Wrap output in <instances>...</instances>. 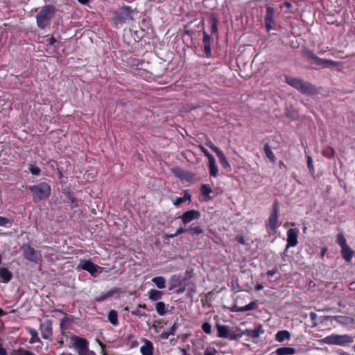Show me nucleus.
<instances>
[{
  "instance_id": "1",
  "label": "nucleus",
  "mask_w": 355,
  "mask_h": 355,
  "mask_svg": "<svg viewBox=\"0 0 355 355\" xmlns=\"http://www.w3.org/2000/svg\"><path fill=\"white\" fill-rule=\"evenodd\" d=\"M285 82L302 94H311L315 90L311 84L301 78L286 76Z\"/></svg>"
},
{
  "instance_id": "2",
  "label": "nucleus",
  "mask_w": 355,
  "mask_h": 355,
  "mask_svg": "<svg viewBox=\"0 0 355 355\" xmlns=\"http://www.w3.org/2000/svg\"><path fill=\"white\" fill-rule=\"evenodd\" d=\"M55 13V8L51 5H46L42 8L36 15L37 25L40 28L47 26Z\"/></svg>"
},
{
  "instance_id": "3",
  "label": "nucleus",
  "mask_w": 355,
  "mask_h": 355,
  "mask_svg": "<svg viewBox=\"0 0 355 355\" xmlns=\"http://www.w3.org/2000/svg\"><path fill=\"white\" fill-rule=\"evenodd\" d=\"M322 342L328 345H334L345 347L354 342L353 337L347 334H331L324 337Z\"/></svg>"
},
{
  "instance_id": "4",
  "label": "nucleus",
  "mask_w": 355,
  "mask_h": 355,
  "mask_svg": "<svg viewBox=\"0 0 355 355\" xmlns=\"http://www.w3.org/2000/svg\"><path fill=\"white\" fill-rule=\"evenodd\" d=\"M134 10L128 6H123L114 13L113 22L116 26L122 25L132 19Z\"/></svg>"
},
{
  "instance_id": "5",
  "label": "nucleus",
  "mask_w": 355,
  "mask_h": 355,
  "mask_svg": "<svg viewBox=\"0 0 355 355\" xmlns=\"http://www.w3.org/2000/svg\"><path fill=\"white\" fill-rule=\"evenodd\" d=\"M29 190L34 194V200H41L49 196L51 187L46 182H40L30 187Z\"/></svg>"
},
{
  "instance_id": "6",
  "label": "nucleus",
  "mask_w": 355,
  "mask_h": 355,
  "mask_svg": "<svg viewBox=\"0 0 355 355\" xmlns=\"http://www.w3.org/2000/svg\"><path fill=\"white\" fill-rule=\"evenodd\" d=\"M336 242L341 248V254L343 258L347 261L350 262L354 255V252L347 245V240L343 233L337 235Z\"/></svg>"
},
{
  "instance_id": "7",
  "label": "nucleus",
  "mask_w": 355,
  "mask_h": 355,
  "mask_svg": "<svg viewBox=\"0 0 355 355\" xmlns=\"http://www.w3.org/2000/svg\"><path fill=\"white\" fill-rule=\"evenodd\" d=\"M279 208L277 203L275 204L272 211L270 215L268 222L266 225L267 232L269 234H275L276 233L277 228L279 226Z\"/></svg>"
},
{
  "instance_id": "8",
  "label": "nucleus",
  "mask_w": 355,
  "mask_h": 355,
  "mask_svg": "<svg viewBox=\"0 0 355 355\" xmlns=\"http://www.w3.org/2000/svg\"><path fill=\"white\" fill-rule=\"evenodd\" d=\"M78 268L87 271L92 276L96 277L101 273L103 268L89 260H80Z\"/></svg>"
},
{
  "instance_id": "9",
  "label": "nucleus",
  "mask_w": 355,
  "mask_h": 355,
  "mask_svg": "<svg viewBox=\"0 0 355 355\" xmlns=\"http://www.w3.org/2000/svg\"><path fill=\"white\" fill-rule=\"evenodd\" d=\"M71 339L74 347L78 349V355H81V353L84 354L86 352L89 351L88 347V342L86 339L77 336H71Z\"/></svg>"
},
{
  "instance_id": "10",
  "label": "nucleus",
  "mask_w": 355,
  "mask_h": 355,
  "mask_svg": "<svg viewBox=\"0 0 355 355\" xmlns=\"http://www.w3.org/2000/svg\"><path fill=\"white\" fill-rule=\"evenodd\" d=\"M40 329L41 331L42 336L44 339H51L53 331L52 322L51 320L47 319L42 322L40 324Z\"/></svg>"
},
{
  "instance_id": "11",
  "label": "nucleus",
  "mask_w": 355,
  "mask_h": 355,
  "mask_svg": "<svg viewBox=\"0 0 355 355\" xmlns=\"http://www.w3.org/2000/svg\"><path fill=\"white\" fill-rule=\"evenodd\" d=\"M24 254L26 259L30 261L36 262L40 259L39 254L29 245H24Z\"/></svg>"
},
{
  "instance_id": "12",
  "label": "nucleus",
  "mask_w": 355,
  "mask_h": 355,
  "mask_svg": "<svg viewBox=\"0 0 355 355\" xmlns=\"http://www.w3.org/2000/svg\"><path fill=\"white\" fill-rule=\"evenodd\" d=\"M200 217V212L194 209L185 211L182 216H180L184 225L191 222L193 220L198 219Z\"/></svg>"
},
{
  "instance_id": "13",
  "label": "nucleus",
  "mask_w": 355,
  "mask_h": 355,
  "mask_svg": "<svg viewBox=\"0 0 355 355\" xmlns=\"http://www.w3.org/2000/svg\"><path fill=\"white\" fill-rule=\"evenodd\" d=\"M298 234L297 229H289L287 231V248L297 245Z\"/></svg>"
},
{
  "instance_id": "14",
  "label": "nucleus",
  "mask_w": 355,
  "mask_h": 355,
  "mask_svg": "<svg viewBox=\"0 0 355 355\" xmlns=\"http://www.w3.org/2000/svg\"><path fill=\"white\" fill-rule=\"evenodd\" d=\"M142 345L140 347V352L142 355H153L154 351L153 344L151 341L146 339H141Z\"/></svg>"
},
{
  "instance_id": "15",
  "label": "nucleus",
  "mask_w": 355,
  "mask_h": 355,
  "mask_svg": "<svg viewBox=\"0 0 355 355\" xmlns=\"http://www.w3.org/2000/svg\"><path fill=\"white\" fill-rule=\"evenodd\" d=\"M274 13L275 10L272 6H268L266 7V16L265 18V23L268 31H270L273 28Z\"/></svg>"
},
{
  "instance_id": "16",
  "label": "nucleus",
  "mask_w": 355,
  "mask_h": 355,
  "mask_svg": "<svg viewBox=\"0 0 355 355\" xmlns=\"http://www.w3.org/2000/svg\"><path fill=\"white\" fill-rule=\"evenodd\" d=\"M331 320H334L342 325H348L354 322V319L347 315H334L329 317Z\"/></svg>"
},
{
  "instance_id": "17",
  "label": "nucleus",
  "mask_w": 355,
  "mask_h": 355,
  "mask_svg": "<svg viewBox=\"0 0 355 355\" xmlns=\"http://www.w3.org/2000/svg\"><path fill=\"white\" fill-rule=\"evenodd\" d=\"M217 330H218V337L223 338L233 339V337H232L230 334V331L227 326L222 325V324H218Z\"/></svg>"
},
{
  "instance_id": "18",
  "label": "nucleus",
  "mask_w": 355,
  "mask_h": 355,
  "mask_svg": "<svg viewBox=\"0 0 355 355\" xmlns=\"http://www.w3.org/2000/svg\"><path fill=\"white\" fill-rule=\"evenodd\" d=\"M12 273L4 267L0 268V282L8 283L12 278Z\"/></svg>"
},
{
  "instance_id": "19",
  "label": "nucleus",
  "mask_w": 355,
  "mask_h": 355,
  "mask_svg": "<svg viewBox=\"0 0 355 355\" xmlns=\"http://www.w3.org/2000/svg\"><path fill=\"white\" fill-rule=\"evenodd\" d=\"M275 353L277 355H293L295 354V349L290 347H283L277 348Z\"/></svg>"
},
{
  "instance_id": "20",
  "label": "nucleus",
  "mask_w": 355,
  "mask_h": 355,
  "mask_svg": "<svg viewBox=\"0 0 355 355\" xmlns=\"http://www.w3.org/2000/svg\"><path fill=\"white\" fill-rule=\"evenodd\" d=\"M147 296L151 301H157L162 297V293L155 289H150L148 291Z\"/></svg>"
},
{
  "instance_id": "21",
  "label": "nucleus",
  "mask_w": 355,
  "mask_h": 355,
  "mask_svg": "<svg viewBox=\"0 0 355 355\" xmlns=\"http://www.w3.org/2000/svg\"><path fill=\"white\" fill-rule=\"evenodd\" d=\"M291 338V334L286 330L279 331L275 334V340L277 342H283L286 340H289Z\"/></svg>"
},
{
  "instance_id": "22",
  "label": "nucleus",
  "mask_w": 355,
  "mask_h": 355,
  "mask_svg": "<svg viewBox=\"0 0 355 355\" xmlns=\"http://www.w3.org/2000/svg\"><path fill=\"white\" fill-rule=\"evenodd\" d=\"M168 306L163 302H158L155 304V310L158 315H164L169 311L168 310Z\"/></svg>"
},
{
  "instance_id": "23",
  "label": "nucleus",
  "mask_w": 355,
  "mask_h": 355,
  "mask_svg": "<svg viewBox=\"0 0 355 355\" xmlns=\"http://www.w3.org/2000/svg\"><path fill=\"white\" fill-rule=\"evenodd\" d=\"M216 155H217V156H218V157L219 159V162H220L221 166L224 168L227 169L228 171H231L230 164H229L228 161L227 160L225 156L222 153V151L219 152Z\"/></svg>"
},
{
  "instance_id": "24",
  "label": "nucleus",
  "mask_w": 355,
  "mask_h": 355,
  "mask_svg": "<svg viewBox=\"0 0 355 355\" xmlns=\"http://www.w3.org/2000/svg\"><path fill=\"white\" fill-rule=\"evenodd\" d=\"M26 330L28 333L31 336V338L30 340V343H40V339L38 336L37 331L31 327L26 328Z\"/></svg>"
},
{
  "instance_id": "25",
  "label": "nucleus",
  "mask_w": 355,
  "mask_h": 355,
  "mask_svg": "<svg viewBox=\"0 0 355 355\" xmlns=\"http://www.w3.org/2000/svg\"><path fill=\"white\" fill-rule=\"evenodd\" d=\"M152 282L159 289H162L166 287V280L163 277H154L152 279Z\"/></svg>"
},
{
  "instance_id": "26",
  "label": "nucleus",
  "mask_w": 355,
  "mask_h": 355,
  "mask_svg": "<svg viewBox=\"0 0 355 355\" xmlns=\"http://www.w3.org/2000/svg\"><path fill=\"white\" fill-rule=\"evenodd\" d=\"M209 173L213 177L218 176V166L216 163L215 159L209 162Z\"/></svg>"
},
{
  "instance_id": "27",
  "label": "nucleus",
  "mask_w": 355,
  "mask_h": 355,
  "mask_svg": "<svg viewBox=\"0 0 355 355\" xmlns=\"http://www.w3.org/2000/svg\"><path fill=\"white\" fill-rule=\"evenodd\" d=\"M108 320L112 324L116 326L118 324L117 312L114 310L110 311L108 313Z\"/></svg>"
},
{
  "instance_id": "28",
  "label": "nucleus",
  "mask_w": 355,
  "mask_h": 355,
  "mask_svg": "<svg viewBox=\"0 0 355 355\" xmlns=\"http://www.w3.org/2000/svg\"><path fill=\"white\" fill-rule=\"evenodd\" d=\"M317 64L318 65H331V66H334V67L338 66V63L336 62H334L331 60L322 59L320 58H319V59H317Z\"/></svg>"
},
{
  "instance_id": "29",
  "label": "nucleus",
  "mask_w": 355,
  "mask_h": 355,
  "mask_svg": "<svg viewBox=\"0 0 355 355\" xmlns=\"http://www.w3.org/2000/svg\"><path fill=\"white\" fill-rule=\"evenodd\" d=\"M191 200V196L189 193H185V194L183 197L176 198L173 200V205L175 206H178L179 205H180L187 200Z\"/></svg>"
},
{
  "instance_id": "30",
  "label": "nucleus",
  "mask_w": 355,
  "mask_h": 355,
  "mask_svg": "<svg viewBox=\"0 0 355 355\" xmlns=\"http://www.w3.org/2000/svg\"><path fill=\"white\" fill-rule=\"evenodd\" d=\"M264 151L266 157L272 162H275V156L268 144L264 146Z\"/></svg>"
},
{
  "instance_id": "31",
  "label": "nucleus",
  "mask_w": 355,
  "mask_h": 355,
  "mask_svg": "<svg viewBox=\"0 0 355 355\" xmlns=\"http://www.w3.org/2000/svg\"><path fill=\"white\" fill-rule=\"evenodd\" d=\"M255 306H256V303L254 302H252L245 306H241V307L238 308L236 311H241V312L247 311L254 309L255 308Z\"/></svg>"
},
{
  "instance_id": "32",
  "label": "nucleus",
  "mask_w": 355,
  "mask_h": 355,
  "mask_svg": "<svg viewBox=\"0 0 355 355\" xmlns=\"http://www.w3.org/2000/svg\"><path fill=\"white\" fill-rule=\"evenodd\" d=\"M200 190L202 194L207 198H209V196L212 192L211 188L208 184H203Z\"/></svg>"
},
{
  "instance_id": "33",
  "label": "nucleus",
  "mask_w": 355,
  "mask_h": 355,
  "mask_svg": "<svg viewBox=\"0 0 355 355\" xmlns=\"http://www.w3.org/2000/svg\"><path fill=\"white\" fill-rule=\"evenodd\" d=\"M12 224V220L8 218L0 216V226L10 227Z\"/></svg>"
},
{
  "instance_id": "34",
  "label": "nucleus",
  "mask_w": 355,
  "mask_h": 355,
  "mask_svg": "<svg viewBox=\"0 0 355 355\" xmlns=\"http://www.w3.org/2000/svg\"><path fill=\"white\" fill-rule=\"evenodd\" d=\"M189 231L191 234L195 235V234H199L202 233L203 230L200 226H191L189 229Z\"/></svg>"
},
{
  "instance_id": "35",
  "label": "nucleus",
  "mask_w": 355,
  "mask_h": 355,
  "mask_svg": "<svg viewBox=\"0 0 355 355\" xmlns=\"http://www.w3.org/2000/svg\"><path fill=\"white\" fill-rule=\"evenodd\" d=\"M206 145L207 146H208L209 148H211L214 153H216V154L218 153L219 152H220L221 150L218 148L216 147L211 141L210 140H207L206 141Z\"/></svg>"
},
{
  "instance_id": "36",
  "label": "nucleus",
  "mask_w": 355,
  "mask_h": 355,
  "mask_svg": "<svg viewBox=\"0 0 355 355\" xmlns=\"http://www.w3.org/2000/svg\"><path fill=\"white\" fill-rule=\"evenodd\" d=\"M202 329L207 334L211 333V325L209 322H204L202 325Z\"/></svg>"
},
{
  "instance_id": "37",
  "label": "nucleus",
  "mask_w": 355,
  "mask_h": 355,
  "mask_svg": "<svg viewBox=\"0 0 355 355\" xmlns=\"http://www.w3.org/2000/svg\"><path fill=\"white\" fill-rule=\"evenodd\" d=\"M29 171L33 175H39L40 173V169L37 166L32 165V164L30 165V166H29Z\"/></svg>"
},
{
  "instance_id": "38",
  "label": "nucleus",
  "mask_w": 355,
  "mask_h": 355,
  "mask_svg": "<svg viewBox=\"0 0 355 355\" xmlns=\"http://www.w3.org/2000/svg\"><path fill=\"white\" fill-rule=\"evenodd\" d=\"M217 350L213 347H207L205 352L204 355H216Z\"/></svg>"
},
{
  "instance_id": "39",
  "label": "nucleus",
  "mask_w": 355,
  "mask_h": 355,
  "mask_svg": "<svg viewBox=\"0 0 355 355\" xmlns=\"http://www.w3.org/2000/svg\"><path fill=\"white\" fill-rule=\"evenodd\" d=\"M201 151L203 153V154L208 158L209 162L214 159V156L209 153V152L204 147L200 148Z\"/></svg>"
},
{
  "instance_id": "40",
  "label": "nucleus",
  "mask_w": 355,
  "mask_h": 355,
  "mask_svg": "<svg viewBox=\"0 0 355 355\" xmlns=\"http://www.w3.org/2000/svg\"><path fill=\"white\" fill-rule=\"evenodd\" d=\"M110 296V295L109 293H101L100 295L96 297V300L98 302H103Z\"/></svg>"
},
{
  "instance_id": "41",
  "label": "nucleus",
  "mask_w": 355,
  "mask_h": 355,
  "mask_svg": "<svg viewBox=\"0 0 355 355\" xmlns=\"http://www.w3.org/2000/svg\"><path fill=\"white\" fill-rule=\"evenodd\" d=\"M307 164H308V167H309V170L311 172H313L314 171V167H313V160H312V158L310 156L307 157Z\"/></svg>"
},
{
  "instance_id": "42",
  "label": "nucleus",
  "mask_w": 355,
  "mask_h": 355,
  "mask_svg": "<svg viewBox=\"0 0 355 355\" xmlns=\"http://www.w3.org/2000/svg\"><path fill=\"white\" fill-rule=\"evenodd\" d=\"M171 335V332H169L168 331H164L161 334L160 338L163 340H167Z\"/></svg>"
},
{
  "instance_id": "43",
  "label": "nucleus",
  "mask_w": 355,
  "mask_h": 355,
  "mask_svg": "<svg viewBox=\"0 0 355 355\" xmlns=\"http://www.w3.org/2000/svg\"><path fill=\"white\" fill-rule=\"evenodd\" d=\"M132 314L137 315L139 317H142L145 315L144 312H142L139 309H137L136 310L132 311Z\"/></svg>"
},
{
  "instance_id": "44",
  "label": "nucleus",
  "mask_w": 355,
  "mask_h": 355,
  "mask_svg": "<svg viewBox=\"0 0 355 355\" xmlns=\"http://www.w3.org/2000/svg\"><path fill=\"white\" fill-rule=\"evenodd\" d=\"M307 55L309 57V58H311V60H314L315 63L317 64V59H319V57H318L317 55H314L311 51H309Z\"/></svg>"
},
{
  "instance_id": "45",
  "label": "nucleus",
  "mask_w": 355,
  "mask_h": 355,
  "mask_svg": "<svg viewBox=\"0 0 355 355\" xmlns=\"http://www.w3.org/2000/svg\"><path fill=\"white\" fill-rule=\"evenodd\" d=\"M186 232V230H185V229H184V228H182V227H179V228L176 230V232H175L174 234H173V236H178V235H179V234H182V233H184V232Z\"/></svg>"
},
{
  "instance_id": "46",
  "label": "nucleus",
  "mask_w": 355,
  "mask_h": 355,
  "mask_svg": "<svg viewBox=\"0 0 355 355\" xmlns=\"http://www.w3.org/2000/svg\"><path fill=\"white\" fill-rule=\"evenodd\" d=\"M177 329V324L175 323H174L172 327L170 328V330L168 331L169 332H171V335H173L175 330Z\"/></svg>"
},
{
  "instance_id": "47",
  "label": "nucleus",
  "mask_w": 355,
  "mask_h": 355,
  "mask_svg": "<svg viewBox=\"0 0 355 355\" xmlns=\"http://www.w3.org/2000/svg\"><path fill=\"white\" fill-rule=\"evenodd\" d=\"M210 37L207 33H204V43H209Z\"/></svg>"
},
{
  "instance_id": "48",
  "label": "nucleus",
  "mask_w": 355,
  "mask_h": 355,
  "mask_svg": "<svg viewBox=\"0 0 355 355\" xmlns=\"http://www.w3.org/2000/svg\"><path fill=\"white\" fill-rule=\"evenodd\" d=\"M277 270L275 269V270H268L267 272V275L268 277H272L273 276L275 273H276Z\"/></svg>"
},
{
  "instance_id": "49",
  "label": "nucleus",
  "mask_w": 355,
  "mask_h": 355,
  "mask_svg": "<svg viewBox=\"0 0 355 355\" xmlns=\"http://www.w3.org/2000/svg\"><path fill=\"white\" fill-rule=\"evenodd\" d=\"M55 42V39L53 37H51L49 38V43L50 44H53Z\"/></svg>"
},
{
  "instance_id": "50",
  "label": "nucleus",
  "mask_w": 355,
  "mask_h": 355,
  "mask_svg": "<svg viewBox=\"0 0 355 355\" xmlns=\"http://www.w3.org/2000/svg\"><path fill=\"white\" fill-rule=\"evenodd\" d=\"M17 355H33V354L30 352L25 351V352L19 353V354H17Z\"/></svg>"
},
{
  "instance_id": "51",
  "label": "nucleus",
  "mask_w": 355,
  "mask_h": 355,
  "mask_svg": "<svg viewBox=\"0 0 355 355\" xmlns=\"http://www.w3.org/2000/svg\"><path fill=\"white\" fill-rule=\"evenodd\" d=\"M310 318H311V320H315V319H316V318H317V315H316V313H313V312H311V313H310Z\"/></svg>"
},
{
  "instance_id": "52",
  "label": "nucleus",
  "mask_w": 355,
  "mask_h": 355,
  "mask_svg": "<svg viewBox=\"0 0 355 355\" xmlns=\"http://www.w3.org/2000/svg\"><path fill=\"white\" fill-rule=\"evenodd\" d=\"M263 288V285H261V284H257V285L256 286V287H255V289H256L257 291H261V290H262Z\"/></svg>"
},
{
  "instance_id": "53",
  "label": "nucleus",
  "mask_w": 355,
  "mask_h": 355,
  "mask_svg": "<svg viewBox=\"0 0 355 355\" xmlns=\"http://www.w3.org/2000/svg\"><path fill=\"white\" fill-rule=\"evenodd\" d=\"M205 49L206 51H210L209 43H205Z\"/></svg>"
},
{
  "instance_id": "54",
  "label": "nucleus",
  "mask_w": 355,
  "mask_h": 355,
  "mask_svg": "<svg viewBox=\"0 0 355 355\" xmlns=\"http://www.w3.org/2000/svg\"><path fill=\"white\" fill-rule=\"evenodd\" d=\"M80 3L85 5L87 4L89 0H77Z\"/></svg>"
},
{
  "instance_id": "55",
  "label": "nucleus",
  "mask_w": 355,
  "mask_h": 355,
  "mask_svg": "<svg viewBox=\"0 0 355 355\" xmlns=\"http://www.w3.org/2000/svg\"><path fill=\"white\" fill-rule=\"evenodd\" d=\"M0 355H6V351L3 348H0Z\"/></svg>"
},
{
  "instance_id": "56",
  "label": "nucleus",
  "mask_w": 355,
  "mask_h": 355,
  "mask_svg": "<svg viewBox=\"0 0 355 355\" xmlns=\"http://www.w3.org/2000/svg\"><path fill=\"white\" fill-rule=\"evenodd\" d=\"M175 175H178V177H180V178H183L184 176L182 175V172L181 171H175Z\"/></svg>"
},
{
  "instance_id": "57",
  "label": "nucleus",
  "mask_w": 355,
  "mask_h": 355,
  "mask_svg": "<svg viewBox=\"0 0 355 355\" xmlns=\"http://www.w3.org/2000/svg\"><path fill=\"white\" fill-rule=\"evenodd\" d=\"M212 31H213V32H216L217 31V26H216V23H214L213 25H212Z\"/></svg>"
},
{
  "instance_id": "58",
  "label": "nucleus",
  "mask_w": 355,
  "mask_h": 355,
  "mask_svg": "<svg viewBox=\"0 0 355 355\" xmlns=\"http://www.w3.org/2000/svg\"><path fill=\"white\" fill-rule=\"evenodd\" d=\"M237 240L239 242H240L241 243H244V239L243 237H238L237 238Z\"/></svg>"
},
{
  "instance_id": "59",
  "label": "nucleus",
  "mask_w": 355,
  "mask_h": 355,
  "mask_svg": "<svg viewBox=\"0 0 355 355\" xmlns=\"http://www.w3.org/2000/svg\"><path fill=\"white\" fill-rule=\"evenodd\" d=\"M175 236H173V234H169V235H167L165 236L166 239H169V238H173L175 237Z\"/></svg>"
},
{
  "instance_id": "60",
  "label": "nucleus",
  "mask_w": 355,
  "mask_h": 355,
  "mask_svg": "<svg viewBox=\"0 0 355 355\" xmlns=\"http://www.w3.org/2000/svg\"><path fill=\"white\" fill-rule=\"evenodd\" d=\"M285 6H286V8H289L291 6V3H288V2L285 3Z\"/></svg>"
},
{
  "instance_id": "61",
  "label": "nucleus",
  "mask_w": 355,
  "mask_h": 355,
  "mask_svg": "<svg viewBox=\"0 0 355 355\" xmlns=\"http://www.w3.org/2000/svg\"><path fill=\"white\" fill-rule=\"evenodd\" d=\"M61 355H73V354H70V353H62Z\"/></svg>"
},
{
  "instance_id": "62",
  "label": "nucleus",
  "mask_w": 355,
  "mask_h": 355,
  "mask_svg": "<svg viewBox=\"0 0 355 355\" xmlns=\"http://www.w3.org/2000/svg\"><path fill=\"white\" fill-rule=\"evenodd\" d=\"M324 252H325V250H324L322 251V255H324Z\"/></svg>"
},
{
  "instance_id": "63",
  "label": "nucleus",
  "mask_w": 355,
  "mask_h": 355,
  "mask_svg": "<svg viewBox=\"0 0 355 355\" xmlns=\"http://www.w3.org/2000/svg\"><path fill=\"white\" fill-rule=\"evenodd\" d=\"M184 355H191V354H186V352H184Z\"/></svg>"
}]
</instances>
